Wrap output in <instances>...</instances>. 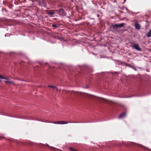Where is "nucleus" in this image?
Here are the masks:
<instances>
[{
    "instance_id": "f257e3e1",
    "label": "nucleus",
    "mask_w": 151,
    "mask_h": 151,
    "mask_svg": "<svg viewBox=\"0 0 151 151\" xmlns=\"http://www.w3.org/2000/svg\"><path fill=\"white\" fill-rule=\"evenodd\" d=\"M124 25V23H122L120 24H114L112 25L110 28L111 30H112L113 31H116L118 28H121L123 27Z\"/></svg>"
},
{
    "instance_id": "f03ea898",
    "label": "nucleus",
    "mask_w": 151,
    "mask_h": 151,
    "mask_svg": "<svg viewBox=\"0 0 151 151\" xmlns=\"http://www.w3.org/2000/svg\"><path fill=\"white\" fill-rule=\"evenodd\" d=\"M130 43L132 45V46H130L132 48L135 49L136 50L139 51L142 50L141 48L139 47L138 44H136L134 42H130Z\"/></svg>"
},
{
    "instance_id": "7ed1b4c3",
    "label": "nucleus",
    "mask_w": 151,
    "mask_h": 151,
    "mask_svg": "<svg viewBox=\"0 0 151 151\" xmlns=\"http://www.w3.org/2000/svg\"><path fill=\"white\" fill-rule=\"evenodd\" d=\"M58 14L60 16L62 17L65 16L66 14V13L65 11L62 8L59 9Z\"/></svg>"
},
{
    "instance_id": "20e7f679",
    "label": "nucleus",
    "mask_w": 151,
    "mask_h": 151,
    "mask_svg": "<svg viewBox=\"0 0 151 151\" xmlns=\"http://www.w3.org/2000/svg\"><path fill=\"white\" fill-rule=\"evenodd\" d=\"M37 2L38 5L41 6H45L46 5V3L44 0H38Z\"/></svg>"
},
{
    "instance_id": "39448f33",
    "label": "nucleus",
    "mask_w": 151,
    "mask_h": 151,
    "mask_svg": "<svg viewBox=\"0 0 151 151\" xmlns=\"http://www.w3.org/2000/svg\"><path fill=\"white\" fill-rule=\"evenodd\" d=\"M57 11L58 10H57L49 11L47 12V14L48 15H50V17H52V15L55 14V12Z\"/></svg>"
},
{
    "instance_id": "423d86ee",
    "label": "nucleus",
    "mask_w": 151,
    "mask_h": 151,
    "mask_svg": "<svg viewBox=\"0 0 151 151\" xmlns=\"http://www.w3.org/2000/svg\"><path fill=\"white\" fill-rule=\"evenodd\" d=\"M68 122L65 121H59L55 122L54 123L56 124H67Z\"/></svg>"
},
{
    "instance_id": "0eeeda50",
    "label": "nucleus",
    "mask_w": 151,
    "mask_h": 151,
    "mask_svg": "<svg viewBox=\"0 0 151 151\" xmlns=\"http://www.w3.org/2000/svg\"><path fill=\"white\" fill-rule=\"evenodd\" d=\"M135 28L136 29L139 30L141 28V26L139 24L138 22H136L134 24Z\"/></svg>"
},
{
    "instance_id": "6e6552de",
    "label": "nucleus",
    "mask_w": 151,
    "mask_h": 151,
    "mask_svg": "<svg viewBox=\"0 0 151 151\" xmlns=\"http://www.w3.org/2000/svg\"><path fill=\"white\" fill-rule=\"evenodd\" d=\"M126 116V113L124 112L123 113L120 114L118 117L119 119H122L125 117Z\"/></svg>"
},
{
    "instance_id": "1a4fd4ad",
    "label": "nucleus",
    "mask_w": 151,
    "mask_h": 151,
    "mask_svg": "<svg viewBox=\"0 0 151 151\" xmlns=\"http://www.w3.org/2000/svg\"><path fill=\"white\" fill-rule=\"evenodd\" d=\"M147 37H151V29L150 30L149 32L147 33Z\"/></svg>"
},
{
    "instance_id": "9d476101",
    "label": "nucleus",
    "mask_w": 151,
    "mask_h": 151,
    "mask_svg": "<svg viewBox=\"0 0 151 151\" xmlns=\"http://www.w3.org/2000/svg\"><path fill=\"white\" fill-rule=\"evenodd\" d=\"M48 87H51L53 88L54 89H56L57 91L58 90V88L55 86H54L52 85H48Z\"/></svg>"
},
{
    "instance_id": "9b49d317",
    "label": "nucleus",
    "mask_w": 151,
    "mask_h": 151,
    "mask_svg": "<svg viewBox=\"0 0 151 151\" xmlns=\"http://www.w3.org/2000/svg\"><path fill=\"white\" fill-rule=\"evenodd\" d=\"M0 78L1 79H4L5 80H8V78L5 77H3L2 76V75H0Z\"/></svg>"
},
{
    "instance_id": "f8f14e48",
    "label": "nucleus",
    "mask_w": 151,
    "mask_h": 151,
    "mask_svg": "<svg viewBox=\"0 0 151 151\" xmlns=\"http://www.w3.org/2000/svg\"><path fill=\"white\" fill-rule=\"evenodd\" d=\"M69 150L70 151H77L76 150H75V149H74V148H73L72 147H69Z\"/></svg>"
},
{
    "instance_id": "ddd939ff",
    "label": "nucleus",
    "mask_w": 151,
    "mask_h": 151,
    "mask_svg": "<svg viewBox=\"0 0 151 151\" xmlns=\"http://www.w3.org/2000/svg\"><path fill=\"white\" fill-rule=\"evenodd\" d=\"M52 27L53 28H54V29H55V27H58V26L57 25H56V24H52Z\"/></svg>"
},
{
    "instance_id": "4468645a",
    "label": "nucleus",
    "mask_w": 151,
    "mask_h": 151,
    "mask_svg": "<svg viewBox=\"0 0 151 151\" xmlns=\"http://www.w3.org/2000/svg\"><path fill=\"white\" fill-rule=\"evenodd\" d=\"M86 122H70V123H84Z\"/></svg>"
},
{
    "instance_id": "2eb2a0df",
    "label": "nucleus",
    "mask_w": 151,
    "mask_h": 151,
    "mask_svg": "<svg viewBox=\"0 0 151 151\" xmlns=\"http://www.w3.org/2000/svg\"><path fill=\"white\" fill-rule=\"evenodd\" d=\"M29 1L32 2H34L35 1L37 2L38 1V0H29Z\"/></svg>"
},
{
    "instance_id": "dca6fc26",
    "label": "nucleus",
    "mask_w": 151,
    "mask_h": 151,
    "mask_svg": "<svg viewBox=\"0 0 151 151\" xmlns=\"http://www.w3.org/2000/svg\"><path fill=\"white\" fill-rule=\"evenodd\" d=\"M4 82L5 83H9L10 81H4Z\"/></svg>"
},
{
    "instance_id": "f3484780",
    "label": "nucleus",
    "mask_w": 151,
    "mask_h": 151,
    "mask_svg": "<svg viewBox=\"0 0 151 151\" xmlns=\"http://www.w3.org/2000/svg\"><path fill=\"white\" fill-rule=\"evenodd\" d=\"M9 83L12 84H14V83L12 81H10Z\"/></svg>"
},
{
    "instance_id": "a211bd4d",
    "label": "nucleus",
    "mask_w": 151,
    "mask_h": 151,
    "mask_svg": "<svg viewBox=\"0 0 151 151\" xmlns=\"http://www.w3.org/2000/svg\"><path fill=\"white\" fill-rule=\"evenodd\" d=\"M133 69H134L135 70H136L137 69L135 67H134V68H133Z\"/></svg>"
},
{
    "instance_id": "6ab92c4d",
    "label": "nucleus",
    "mask_w": 151,
    "mask_h": 151,
    "mask_svg": "<svg viewBox=\"0 0 151 151\" xmlns=\"http://www.w3.org/2000/svg\"><path fill=\"white\" fill-rule=\"evenodd\" d=\"M84 88H88V86H85L84 87Z\"/></svg>"
},
{
    "instance_id": "aec40b11",
    "label": "nucleus",
    "mask_w": 151,
    "mask_h": 151,
    "mask_svg": "<svg viewBox=\"0 0 151 151\" xmlns=\"http://www.w3.org/2000/svg\"><path fill=\"white\" fill-rule=\"evenodd\" d=\"M47 62H46V63H45V65H46V64H47Z\"/></svg>"
},
{
    "instance_id": "412c9836",
    "label": "nucleus",
    "mask_w": 151,
    "mask_h": 151,
    "mask_svg": "<svg viewBox=\"0 0 151 151\" xmlns=\"http://www.w3.org/2000/svg\"><path fill=\"white\" fill-rule=\"evenodd\" d=\"M134 96L133 95V96H130V97H132Z\"/></svg>"
},
{
    "instance_id": "4be33fe9",
    "label": "nucleus",
    "mask_w": 151,
    "mask_h": 151,
    "mask_svg": "<svg viewBox=\"0 0 151 151\" xmlns=\"http://www.w3.org/2000/svg\"><path fill=\"white\" fill-rule=\"evenodd\" d=\"M1 81V80H0V82Z\"/></svg>"
},
{
    "instance_id": "5701e85b",
    "label": "nucleus",
    "mask_w": 151,
    "mask_h": 151,
    "mask_svg": "<svg viewBox=\"0 0 151 151\" xmlns=\"http://www.w3.org/2000/svg\"><path fill=\"white\" fill-rule=\"evenodd\" d=\"M6 35H5V37L6 36Z\"/></svg>"
},
{
    "instance_id": "b1692460",
    "label": "nucleus",
    "mask_w": 151,
    "mask_h": 151,
    "mask_svg": "<svg viewBox=\"0 0 151 151\" xmlns=\"http://www.w3.org/2000/svg\"><path fill=\"white\" fill-rule=\"evenodd\" d=\"M47 145V146H49V145Z\"/></svg>"
}]
</instances>
